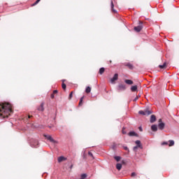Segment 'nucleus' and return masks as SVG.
Masks as SVG:
<instances>
[{"label": "nucleus", "instance_id": "nucleus-10", "mask_svg": "<svg viewBox=\"0 0 179 179\" xmlns=\"http://www.w3.org/2000/svg\"><path fill=\"white\" fill-rule=\"evenodd\" d=\"M135 143L137 147L140 148V149H143V147L142 146V144L141 143V141L137 140L135 141Z\"/></svg>", "mask_w": 179, "mask_h": 179}, {"label": "nucleus", "instance_id": "nucleus-24", "mask_svg": "<svg viewBox=\"0 0 179 179\" xmlns=\"http://www.w3.org/2000/svg\"><path fill=\"white\" fill-rule=\"evenodd\" d=\"M114 159H115V160H116V162H120V160H121V157H120V156H115Z\"/></svg>", "mask_w": 179, "mask_h": 179}, {"label": "nucleus", "instance_id": "nucleus-2", "mask_svg": "<svg viewBox=\"0 0 179 179\" xmlns=\"http://www.w3.org/2000/svg\"><path fill=\"white\" fill-rule=\"evenodd\" d=\"M29 145L31 148H38V140L36 138H31L29 141Z\"/></svg>", "mask_w": 179, "mask_h": 179}, {"label": "nucleus", "instance_id": "nucleus-4", "mask_svg": "<svg viewBox=\"0 0 179 179\" xmlns=\"http://www.w3.org/2000/svg\"><path fill=\"white\" fill-rule=\"evenodd\" d=\"M164 127H166V124L164 122H162V119L159 120V124H158V128L161 131H163L164 129Z\"/></svg>", "mask_w": 179, "mask_h": 179}, {"label": "nucleus", "instance_id": "nucleus-3", "mask_svg": "<svg viewBox=\"0 0 179 179\" xmlns=\"http://www.w3.org/2000/svg\"><path fill=\"white\" fill-rule=\"evenodd\" d=\"M143 29V22L142 21H139V25L137 27H134L135 31H137V33H139L141 30Z\"/></svg>", "mask_w": 179, "mask_h": 179}, {"label": "nucleus", "instance_id": "nucleus-36", "mask_svg": "<svg viewBox=\"0 0 179 179\" xmlns=\"http://www.w3.org/2000/svg\"><path fill=\"white\" fill-rule=\"evenodd\" d=\"M162 145H169V143L165 141L162 143Z\"/></svg>", "mask_w": 179, "mask_h": 179}, {"label": "nucleus", "instance_id": "nucleus-6", "mask_svg": "<svg viewBox=\"0 0 179 179\" xmlns=\"http://www.w3.org/2000/svg\"><path fill=\"white\" fill-rule=\"evenodd\" d=\"M138 114L141 115H150L152 112L150 110H139Z\"/></svg>", "mask_w": 179, "mask_h": 179}, {"label": "nucleus", "instance_id": "nucleus-12", "mask_svg": "<svg viewBox=\"0 0 179 179\" xmlns=\"http://www.w3.org/2000/svg\"><path fill=\"white\" fill-rule=\"evenodd\" d=\"M151 131H152V132H157V125L152 124L151 126Z\"/></svg>", "mask_w": 179, "mask_h": 179}, {"label": "nucleus", "instance_id": "nucleus-34", "mask_svg": "<svg viewBox=\"0 0 179 179\" xmlns=\"http://www.w3.org/2000/svg\"><path fill=\"white\" fill-rule=\"evenodd\" d=\"M131 176L132 177H135V176H136V173L135 172H132Z\"/></svg>", "mask_w": 179, "mask_h": 179}, {"label": "nucleus", "instance_id": "nucleus-27", "mask_svg": "<svg viewBox=\"0 0 179 179\" xmlns=\"http://www.w3.org/2000/svg\"><path fill=\"white\" fill-rule=\"evenodd\" d=\"M31 117H33V115H29L28 116H27L25 117V120H27L26 122H27V121H29V120H30V118H31Z\"/></svg>", "mask_w": 179, "mask_h": 179}, {"label": "nucleus", "instance_id": "nucleus-7", "mask_svg": "<svg viewBox=\"0 0 179 179\" xmlns=\"http://www.w3.org/2000/svg\"><path fill=\"white\" fill-rule=\"evenodd\" d=\"M127 89V85L124 84H120L117 87V91L118 92H122L123 90H125Z\"/></svg>", "mask_w": 179, "mask_h": 179}, {"label": "nucleus", "instance_id": "nucleus-37", "mask_svg": "<svg viewBox=\"0 0 179 179\" xmlns=\"http://www.w3.org/2000/svg\"><path fill=\"white\" fill-rule=\"evenodd\" d=\"M55 94H52L51 95H50V97H51V99H54V97H55V95H54Z\"/></svg>", "mask_w": 179, "mask_h": 179}, {"label": "nucleus", "instance_id": "nucleus-26", "mask_svg": "<svg viewBox=\"0 0 179 179\" xmlns=\"http://www.w3.org/2000/svg\"><path fill=\"white\" fill-rule=\"evenodd\" d=\"M83 98L84 96H82L80 99V102H79V106H82V104L83 103Z\"/></svg>", "mask_w": 179, "mask_h": 179}, {"label": "nucleus", "instance_id": "nucleus-40", "mask_svg": "<svg viewBox=\"0 0 179 179\" xmlns=\"http://www.w3.org/2000/svg\"><path fill=\"white\" fill-rule=\"evenodd\" d=\"M83 156H84V157H85V152H84Z\"/></svg>", "mask_w": 179, "mask_h": 179}, {"label": "nucleus", "instance_id": "nucleus-9", "mask_svg": "<svg viewBox=\"0 0 179 179\" xmlns=\"http://www.w3.org/2000/svg\"><path fill=\"white\" fill-rule=\"evenodd\" d=\"M150 122L151 124H153V122H156V115H152L150 116Z\"/></svg>", "mask_w": 179, "mask_h": 179}, {"label": "nucleus", "instance_id": "nucleus-39", "mask_svg": "<svg viewBox=\"0 0 179 179\" xmlns=\"http://www.w3.org/2000/svg\"><path fill=\"white\" fill-rule=\"evenodd\" d=\"M140 131H142V127H139Z\"/></svg>", "mask_w": 179, "mask_h": 179}, {"label": "nucleus", "instance_id": "nucleus-19", "mask_svg": "<svg viewBox=\"0 0 179 179\" xmlns=\"http://www.w3.org/2000/svg\"><path fill=\"white\" fill-rule=\"evenodd\" d=\"M126 66H128L129 69H134V66L131 63H127Z\"/></svg>", "mask_w": 179, "mask_h": 179}, {"label": "nucleus", "instance_id": "nucleus-33", "mask_svg": "<svg viewBox=\"0 0 179 179\" xmlns=\"http://www.w3.org/2000/svg\"><path fill=\"white\" fill-rule=\"evenodd\" d=\"M40 1H41V0H36V1H35V3H34V5H37V3H38V2H40Z\"/></svg>", "mask_w": 179, "mask_h": 179}, {"label": "nucleus", "instance_id": "nucleus-35", "mask_svg": "<svg viewBox=\"0 0 179 179\" xmlns=\"http://www.w3.org/2000/svg\"><path fill=\"white\" fill-rule=\"evenodd\" d=\"M57 93H58V90H55L53 91V94H57Z\"/></svg>", "mask_w": 179, "mask_h": 179}, {"label": "nucleus", "instance_id": "nucleus-32", "mask_svg": "<svg viewBox=\"0 0 179 179\" xmlns=\"http://www.w3.org/2000/svg\"><path fill=\"white\" fill-rule=\"evenodd\" d=\"M138 148H139V147H138V145L134 146L133 148L134 152H136Z\"/></svg>", "mask_w": 179, "mask_h": 179}, {"label": "nucleus", "instance_id": "nucleus-25", "mask_svg": "<svg viewBox=\"0 0 179 179\" xmlns=\"http://www.w3.org/2000/svg\"><path fill=\"white\" fill-rule=\"evenodd\" d=\"M166 62H164L163 64V65H159V67L160 68V69H164V67L166 66Z\"/></svg>", "mask_w": 179, "mask_h": 179}, {"label": "nucleus", "instance_id": "nucleus-22", "mask_svg": "<svg viewBox=\"0 0 179 179\" xmlns=\"http://www.w3.org/2000/svg\"><path fill=\"white\" fill-rule=\"evenodd\" d=\"M169 146H174V141L169 140Z\"/></svg>", "mask_w": 179, "mask_h": 179}, {"label": "nucleus", "instance_id": "nucleus-8", "mask_svg": "<svg viewBox=\"0 0 179 179\" xmlns=\"http://www.w3.org/2000/svg\"><path fill=\"white\" fill-rule=\"evenodd\" d=\"M115 80H118V73H115L113 77L110 79V83L114 85V83H115Z\"/></svg>", "mask_w": 179, "mask_h": 179}, {"label": "nucleus", "instance_id": "nucleus-14", "mask_svg": "<svg viewBox=\"0 0 179 179\" xmlns=\"http://www.w3.org/2000/svg\"><path fill=\"white\" fill-rule=\"evenodd\" d=\"M131 92H136L138 90V86L137 85H133L131 87Z\"/></svg>", "mask_w": 179, "mask_h": 179}, {"label": "nucleus", "instance_id": "nucleus-1", "mask_svg": "<svg viewBox=\"0 0 179 179\" xmlns=\"http://www.w3.org/2000/svg\"><path fill=\"white\" fill-rule=\"evenodd\" d=\"M13 114L12 105L9 103H0V120H6Z\"/></svg>", "mask_w": 179, "mask_h": 179}, {"label": "nucleus", "instance_id": "nucleus-16", "mask_svg": "<svg viewBox=\"0 0 179 179\" xmlns=\"http://www.w3.org/2000/svg\"><path fill=\"white\" fill-rule=\"evenodd\" d=\"M116 169L117 170H118V171H120V170H121V169H122V164L118 163L116 164Z\"/></svg>", "mask_w": 179, "mask_h": 179}, {"label": "nucleus", "instance_id": "nucleus-28", "mask_svg": "<svg viewBox=\"0 0 179 179\" xmlns=\"http://www.w3.org/2000/svg\"><path fill=\"white\" fill-rule=\"evenodd\" d=\"M73 96V92H71L69 94V100H71V99H72Z\"/></svg>", "mask_w": 179, "mask_h": 179}, {"label": "nucleus", "instance_id": "nucleus-15", "mask_svg": "<svg viewBox=\"0 0 179 179\" xmlns=\"http://www.w3.org/2000/svg\"><path fill=\"white\" fill-rule=\"evenodd\" d=\"M124 82L127 85H134V81H132V80H125Z\"/></svg>", "mask_w": 179, "mask_h": 179}, {"label": "nucleus", "instance_id": "nucleus-21", "mask_svg": "<svg viewBox=\"0 0 179 179\" xmlns=\"http://www.w3.org/2000/svg\"><path fill=\"white\" fill-rule=\"evenodd\" d=\"M90 92H92V88L90 87H87L85 89V93H90Z\"/></svg>", "mask_w": 179, "mask_h": 179}, {"label": "nucleus", "instance_id": "nucleus-20", "mask_svg": "<svg viewBox=\"0 0 179 179\" xmlns=\"http://www.w3.org/2000/svg\"><path fill=\"white\" fill-rule=\"evenodd\" d=\"M106 71V69H104V67H101L100 69H99V73L100 75H103V73H104V71Z\"/></svg>", "mask_w": 179, "mask_h": 179}, {"label": "nucleus", "instance_id": "nucleus-29", "mask_svg": "<svg viewBox=\"0 0 179 179\" xmlns=\"http://www.w3.org/2000/svg\"><path fill=\"white\" fill-rule=\"evenodd\" d=\"M88 155L90 156V157H92V159H94V157L93 156V153H92V152H88Z\"/></svg>", "mask_w": 179, "mask_h": 179}, {"label": "nucleus", "instance_id": "nucleus-13", "mask_svg": "<svg viewBox=\"0 0 179 179\" xmlns=\"http://www.w3.org/2000/svg\"><path fill=\"white\" fill-rule=\"evenodd\" d=\"M38 111H44V103H42L39 107H38Z\"/></svg>", "mask_w": 179, "mask_h": 179}, {"label": "nucleus", "instance_id": "nucleus-11", "mask_svg": "<svg viewBox=\"0 0 179 179\" xmlns=\"http://www.w3.org/2000/svg\"><path fill=\"white\" fill-rule=\"evenodd\" d=\"M110 8H111V11L113 12V13H117V10H115V9H114V3L113 2V0L110 2Z\"/></svg>", "mask_w": 179, "mask_h": 179}, {"label": "nucleus", "instance_id": "nucleus-23", "mask_svg": "<svg viewBox=\"0 0 179 179\" xmlns=\"http://www.w3.org/2000/svg\"><path fill=\"white\" fill-rule=\"evenodd\" d=\"M62 89H64V90H65V89H66V85L65 83H64V82H65V80H62Z\"/></svg>", "mask_w": 179, "mask_h": 179}, {"label": "nucleus", "instance_id": "nucleus-18", "mask_svg": "<svg viewBox=\"0 0 179 179\" xmlns=\"http://www.w3.org/2000/svg\"><path fill=\"white\" fill-rule=\"evenodd\" d=\"M128 135L129 136H136V133L135 131H130Z\"/></svg>", "mask_w": 179, "mask_h": 179}, {"label": "nucleus", "instance_id": "nucleus-5", "mask_svg": "<svg viewBox=\"0 0 179 179\" xmlns=\"http://www.w3.org/2000/svg\"><path fill=\"white\" fill-rule=\"evenodd\" d=\"M44 136L46 139H48V141H50L51 143H57V141L54 140L50 135L45 134Z\"/></svg>", "mask_w": 179, "mask_h": 179}, {"label": "nucleus", "instance_id": "nucleus-31", "mask_svg": "<svg viewBox=\"0 0 179 179\" xmlns=\"http://www.w3.org/2000/svg\"><path fill=\"white\" fill-rule=\"evenodd\" d=\"M123 149L124 150H127V152H129V148H128V147H127V146H123Z\"/></svg>", "mask_w": 179, "mask_h": 179}, {"label": "nucleus", "instance_id": "nucleus-38", "mask_svg": "<svg viewBox=\"0 0 179 179\" xmlns=\"http://www.w3.org/2000/svg\"><path fill=\"white\" fill-rule=\"evenodd\" d=\"M136 100H138V96L134 99V101H136Z\"/></svg>", "mask_w": 179, "mask_h": 179}, {"label": "nucleus", "instance_id": "nucleus-17", "mask_svg": "<svg viewBox=\"0 0 179 179\" xmlns=\"http://www.w3.org/2000/svg\"><path fill=\"white\" fill-rule=\"evenodd\" d=\"M66 159L65 158V157H62V156H61V157H59V158H58V162L59 163H61L62 162H64V160H66Z\"/></svg>", "mask_w": 179, "mask_h": 179}, {"label": "nucleus", "instance_id": "nucleus-30", "mask_svg": "<svg viewBox=\"0 0 179 179\" xmlns=\"http://www.w3.org/2000/svg\"><path fill=\"white\" fill-rule=\"evenodd\" d=\"M125 127H123L122 128V133L123 134V135H126V134H127V131H125Z\"/></svg>", "mask_w": 179, "mask_h": 179}]
</instances>
